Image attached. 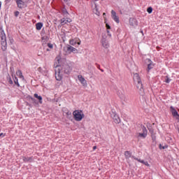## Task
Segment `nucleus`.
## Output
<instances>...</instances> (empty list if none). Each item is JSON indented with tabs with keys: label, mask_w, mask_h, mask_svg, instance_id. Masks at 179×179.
<instances>
[{
	"label": "nucleus",
	"mask_w": 179,
	"mask_h": 179,
	"mask_svg": "<svg viewBox=\"0 0 179 179\" xmlns=\"http://www.w3.org/2000/svg\"><path fill=\"white\" fill-rule=\"evenodd\" d=\"M1 50L2 51H6V49L8 48V43L6 42V35L3 31H2L1 34Z\"/></svg>",
	"instance_id": "obj_1"
},
{
	"label": "nucleus",
	"mask_w": 179,
	"mask_h": 179,
	"mask_svg": "<svg viewBox=\"0 0 179 179\" xmlns=\"http://www.w3.org/2000/svg\"><path fill=\"white\" fill-rule=\"evenodd\" d=\"M73 115L74 116V120H76V121H82L83 117H85L82 110H75L73 113Z\"/></svg>",
	"instance_id": "obj_2"
},
{
	"label": "nucleus",
	"mask_w": 179,
	"mask_h": 179,
	"mask_svg": "<svg viewBox=\"0 0 179 179\" xmlns=\"http://www.w3.org/2000/svg\"><path fill=\"white\" fill-rule=\"evenodd\" d=\"M63 72L61 70V68H59V66L57 64L56 69H55V78L57 80H61L62 79V75Z\"/></svg>",
	"instance_id": "obj_3"
},
{
	"label": "nucleus",
	"mask_w": 179,
	"mask_h": 179,
	"mask_svg": "<svg viewBox=\"0 0 179 179\" xmlns=\"http://www.w3.org/2000/svg\"><path fill=\"white\" fill-rule=\"evenodd\" d=\"M141 129L142 130V133H138V138L145 139V138L148 136V129H146V127L143 125L141 126Z\"/></svg>",
	"instance_id": "obj_4"
},
{
	"label": "nucleus",
	"mask_w": 179,
	"mask_h": 179,
	"mask_svg": "<svg viewBox=\"0 0 179 179\" xmlns=\"http://www.w3.org/2000/svg\"><path fill=\"white\" fill-rule=\"evenodd\" d=\"M110 116L111 118H113L115 124H120V122H121V119L120 118V116H118L115 112L112 111L110 113Z\"/></svg>",
	"instance_id": "obj_5"
},
{
	"label": "nucleus",
	"mask_w": 179,
	"mask_h": 179,
	"mask_svg": "<svg viewBox=\"0 0 179 179\" xmlns=\"http://www.w3.org/2000/svg\"><path fill=\"white\" fill-rule=\"evenodd\" d=\"M59 68H60V71H62L63 73H71V71H72V69L68 64H64L62 67L59 66Z\"/></svg>",
	"instance_id": "obj_6"
},
{
	"label": "nucleus",
	"mask_w": 179,
	"mask_h": 179,
	"mask_svg": "<svg viewBox=\"0 0 179 179\" xmlns=\"http://www.w3.org/2000/svg\"><path fill=\"white\" fill-rule=\"evenodd\" d=\"M64 51H66L69 54H71V52H73V54H77L78 49L73 48L71 45H67L66 48H64Z\"/></svg>",
	"instance_id": "obj_7"
},
{
	"label": "nucleus",
	"mask_w": 179,
	"mask_h": 179,
	"mask_svg": "<svg viewBox=\"0 0 179 179\" xmlns=\"http://www.w3.org/2000/svg\"><path fill=\"white\" fill-rule=\"evenodd\" d=\"M145 64L148 66L147 71L149 72L150 69H153V67L155 66V64H153V62H152L150 59H146L145 61Z\"/></svg>",
	"instance_id": "obj_8"
},
{
	"label": "nucleus",
	"mask_w": 179,
	"mask_h": 179,
	"mask_svg": "<svg viewBox=\"0 0 179 179\" xmlns=\"http://www.w3.org/2000/svg\"><path fill=\"white\" fill-rule=\"evenodd\" d=\"M111 17L116 23H120V17L117 15V13L114 10H111Z\"/></svg>",
	"instance_id": "obj_9"
},
{
	"label": "nucleus",
	"mask_w": 179,
	"mask_h": 179,
	"mask_svg": "<svg viewBox=\"0 0 179 179\" xmlns=\"http://www.w3.org/2000/svg\"><path fill=\"white\" fill-rule=\"evenodd\" d=\"M101 44L104 48H108L110 47V45L108 44V41H107L106 39V36L102 37Z\"/></svg>",
	"instance_id": "obj_10"
},
{
	"label": "nucleus",
	"mask_w": 179,
	"mask_h": 179,
	"mask_svg": "<svg viewBox=\"0 0 179 179\" xmlns=\"http://www.w3.org/2000/svg\"><path fill=\"white\" fill-rule=\"evenodd\" d=\"M132 158L134 159V160H137V162H139V163H142V164H145V166H147V167H149L150 166V164H149L148 161L142 160L135 157H132Z\"/></svg>",
	"instance_id": "obj_11"
},
{
	"label": "nucleus",
	"mask_w": 179,
	"mask_h": 179,
	"mask_svg": "<svg viewBox=\"0 0 179 179\" xmlns=\"http://www.w3.org/2000/svg\"><path fill=\"white\" fill-rule=\"evenodd\" d=\"M15 1L17 5V8H19L20 9H23V8H24V1L22 0H15Z\"/></svg>",
	"instance_id": "obj_12"
},
{
	"label": "nucleus",
	"mask_w": 179,
	"mask_h": 179,
	"mask_svg": "<svg viewBox=\"0 0 179 179\" xmlns=\"http://www.w3.org/2000/svg\"><path fill=\"white\" fill-rule=\"evenodd\" d=\"M71 22H72V20L71 18H62L61 20V24L62 26H64L65 24H66V23H71Z\"/></svg>",
	"instance_id": "obj_13"
},
{
	"label": "nucleus",
	"mask_w": 179,
	"mask_h": 179,
	"mask_svg": "<svg viewBox=\"0 0 179 179\" xmlns=\"http://www.w3.org/2000/svg\"><path fill=\"white\" fill-rule=\"evenodd\" d=\"M170 109H171L172 115L173 117H176L178 118L179 115H178V112H177V110H176V108H174V107H173V106H171Z\"/></svg>",
	"instance_id": "obj_14"
},
{
	"label": "nucleus",
	"mask_w": 179,
	"mask_h": 179,
	"mask_svg": "<svg viewBox=\"0 0 179 179\" xmlns=\"http://www.w3.org/2000/svg\"><path fill=\"white\" fill-rule=\"evenodd\" d=\"M78 80L79 82H80L81 85H83V86H86V85H87L86 80L82 76H78Z\"/></svg>",
	"instance_id": "obj_15"
},
{
	"label": "nucleus",
	"mask_w": 179,
	"mask_h": 179,
	"mask_svg": "<svg viewBox=\"0 0 179 179\" xmlns=\"http://www.w3.org/2000/svg\"><path fill=\"white\" fill-rule=\"evenodd\" d=\"M129 22L130 26H138V21L135 18H130Z\"/></svg>",
	"instance_id": "obj_16"
},
{
	"label": "nucleus",
	"mask_w": 179,
	"mask_h": 179,
	"mask_svg": "<svg viewBox=\"0 0 179 179\" xmlns=\"http://www.w3.org/2000/svg\"><path fill=\"white\" fill-rule=\"evenodd\" d=\"M22 160L24 163H31L33 162V157H22Z\"/></svg>",
	"instance_id": "obj_17"
},
{
	"label": "nucleus",
	"mask_w": 179,
	"mask_h": 179,
	"mask_svg": "<svg viewBox=\"0 0 179 179\" xmlns=\"http://www.w3.org/2000/svg\"><path fill=\"white\" fill-rule=\"evenodd\" d=\"M133 79L134 82H136V83H137L138 82H141V77H139V74L138 73H134Z\"/></svg>",
	"instance_id": "obj_18"
},
{
	"label": "nucleus",
	"mask_w": 179,
	"mask_h": 179,
	"mask_svg": "<svg viewBox=\"0 0 179 179\" xmlns=\"http://www.w3.org/2000/svg\"><path fill=\"white\" fill-rule=\"evenodd\" d=\"M136 87H137V89H139V90H141V92H143V85H142V81H138L137 83Z\"/></svg>",
	"instance_id": "obj_19"
},
{
	"label": "nucleus",
	"mask_w": 179,
	"mask_h": 179,
	"mask_svg": "<svg viewBox=\"0 0 179 179\" xmlns=\"http://www.w3.org/2000/svg\"><path fill=\"white\" fill-rule=\"evenodd\" d=\"M34 96L38 99L40 104H43V97L41 96H38V94H34Z\"/></svg>",
	"instance_id": "obj_20"
},
{
	"label": "nucleus",
	"mask_w": 179,
	"mask_h": 179,
	"mask_svg": "<svg viewBox=\"0 0 179 179\" xmlns=\"http://www.w3.org/2000/svg\"><path fill=\"white\" fill-rule=\"evenodd\" d=\"M120 98L121 100H123V101H128V96L125 95V94H122L120 95Z\"/></svg>",
	"instance_id": "obj_21"
},
{
	"label": "nucleus",
	"mask_w": 179,
	"mask_h": 179,
	"mask_svg": "<svg viewBox=\"0 0 179 179\" xmlns=\"http://www.w3.org/2000/svg\"><path fill=\"white\" fill-rule=\"evenodd\" d=\"M17 76H18V78H20V79H22V80H24V77L23 76V74H22V71L18 70L17 72Z\"/></svg>",
	"instance_id": "obj_22"
},
{
	"label": "nucleus",
	"mask_w": 179,
	"mask_h": 179,
	"mask_svg": "<svg viewBox=\"0 0 179 179\" xmlns=\"http://www.w3.org/2000/svg\"><path fill=\"white\" fill-rule=\"evenodd\" d=\"M124 156H125L126 159H129V157H131L132 156V153H131V152H129V151H126V152H124Z\"/></svg>",
	"instance_id": "obj_23"
},
{
	"label": "nucleus",
	"mask_w": 179,
	"mask_h": 179,
	"mask_svg": "<svg viewBox=\"0 0 179 179\" xmlns=\"http://www.w3.org/2000/svg\"><path fill=\"white\" fill-rule=\"evenodd\" d=\"M36 30H41V28L43 27V23L38 22L36 24Z\"/></svg>",
	"instance_id": "obj_24"
},
{
	"label": "nucleus",
	"mask_w": 179,
	"mask_h": 179,
	"mask_svg": "<svg viewBox=\"0 0 179 179\" xmlns=\"http://www.w3.org/2000/svg\"><path fill=\"white\" fill-rule=\"evenodd\" d=\"M13 80H14V83L15 84V85H17V86H20V85H19V80H17V77H15L14 78H13Z\"/></svg>",
	"instance_id": "obj_25"
},
{
	"label": "nucleus",
	"mask_w": 179,
	"mask_h": 179,
	"mask_svg": "<svg viewBox=\"0 0 179 179\" xmlns=\"http://www.w3.org/2000/svg\"><path fill=\"white\" fill-rule=\"evenodd\" d=\"M165 82L166 83H170V82H171V79L169 78V76H166Z\"/></svg>",
	"instance_id": "obj_26"
},
{
	"label": "nucleus",
	"mask_w": 179,
	"mask_h": 179,
	"mask_svg": "<svg viewBox=\"0 0 179 179\" xmlns=\"http://www.w3.org/2000/svg\"><path fill=\"white\" fill-rule=\"evenodd\" d=\"M69 44H71V45H75L76 44V42L72 39L69 41Z\"/></svg>",
	"instance_id": "obj_27"
},
{
	"label": "nucleus",
	"mask_w": 179,
	"mask_h": 179,
	"mask_svg": "<svg viewBox=\"0 0 179 179\" xmlns=\"http://www.w3.org/2000/svg\"><path fill=\"white\" fill-rule=\"evenodd\" d=\"M147 12L148 13H152V12H153V8L152 7H149L148 9H147Z\"/></svg>",
	"instance_id": "obj_28"
},
{
	"label": "nucleus",
	"mask_w": 179,
	"mask_h": 179,
	"mask_svg": "<svg viewBox=\"0 0 179 179\" xmlns=\"http://www.w3.org/2000/svg\"><path fill=\"white\" fill-rule=\"evenodd\" d=\"M48 47L50 50H52V48H54V45L52 43H48Z\"/></svg>",
	"instance_id": "obj_29"
},
{
	"label": "nucleus",
	"mask_w": 179,
	"mask_h": 179,
	"mask_svg": "<svg viewBox=\"0 0 179 179\" xmlns=\"http://www.w3.org/2000/svg\"><path fill=\"white\" fill-rule=\"evenodd\" d=\"M63 15H64V16H68V11H66V10H63Z\"/></svg>",
	"instance_id": "obj_30"
},
{
	"label": "nucleus",
	"mask_w": 179,
	"mask_h": 179,
	"mask_svg": "<svg viewBox=\"0 0 179 179\" xmlns=\"http://www.w3.org/2000/svg\"><path fill=\"white\" fill-rule=\"evenodd\" d=\"M20 13L19 11H15V12L14 13V15H15V17H17V16H19Z\"/></svg>",
	"instance_id": "obj_31"
},
{
	"label": "nucleus",
	"mask_w": 179,
	"mask_h": 179,
	"mask_svg": "<svg viewBox=\"0 0 179 179\" xmlns=\"http://www.w3.org/2000/svg\"><path fill=\"white\" fill-rule=\"evenodd\" d=\"M8 83H10V85H13V81H12L11 79L9 80Z\"/></svg>",
	"instance_id": "obj_32"
},
{
	"label": "nucleus",
	"mask_w": 179,
	"mask_h": 179,
	"mask_svg": "<svg viewBox=\"0 0 179 179\" xmlns=\"http://www.w3.org/2000/svg\"><path fill=\"white\" fill-rule=\"evenodd\" d=\"M106 27H107V29H110V25H108V24H106Z\"/></svg>",
	"instance_id": "obj_33"
},
{
	"label": "nucleus",
	"mask_w": 179,
	"mask_h": 179,
	"mask_svg": "<svg viewBox=\"0 0 179 179\" xmlns=\"http://www.w3.org/2000/svg\"><path fill=\"white\" fill-rule=\"evenodd\" d=\"M96 149H97V147L94 146V147H93V150H96Z\"/></svg>",
	"instance_id": "obj_34"
},
{
	"label": "nucleus",
	"mask_w": 179,
	"mask_h": 179,
	"mask_svg": "<svg viewBox=\"0 0 179 179\" xmlns=\"http://www.w3.org/2000/svg\"><path fill=\"white\" fill-rule=\"evenodd\" d=\"M0 136H4L3 133H1Z\"/></svg>",
	"instance_id": "obj_35"
},
{
	"label": "nucleus",
	"mask_w": 179,
	"mask_h": 179,
	"mask_svg": "<svg viewBox=\"0 0 179 179\" xmlns=\"http://www.w3.org/2000/svg\"><path fill=\"white\" fill-rule=\"evenodd\" d=\"M78 45H80V42H78Z\"/></svg>",
	"instance_id": "obj_36"
},
{
	"label": "nucleus",
	"mask_w": 179,
	"mask_h": 179,
	"mask_svg": "<svg viewBox=\"0 0 179 179\" xmlns=\"http://www.w3.org/2000/svg\"><path fill=\"white\" fill-rule=\"evenodd\" d=\"M46 51H50V49H48V48H46Z\"/></svg>",
	"instance_id": "obj_37"
},
{
	"label": "nucleus",
	"mask_w": 179,
	"mask_h": 179,
	"mask_svg": "<svg viewBox=\"0 0 179 179\" xmlns=\"http://www.w3.org/2000/svg\"><path fill=\"white\" fill-rule=\"evenodd\" d=\"M64 2H68V0H64Z\"/></svg>",
	"instance_id": "obj_38"
},
{
	"label": "nucleus",
	"mask_w": 179,
	"mask_h": 179,
	"mask_svg": "<svg viewBox=\"0 0 179 179\" xmlns=\"http://www.w3.org/2000/svg\"><path fill=\"white\" fill-rule=\"evenodd\" d=\"M31 100H32V101H34V99L32 98Z\"/></svg>",
	"instance_id": "obj_39"
},
{
	"label": "nucleus",
	"mask_w": 179,
	"mask_h": 179,
	"mask_svg": "<svg viewBox=\"0 0 179 179\" xmlns=\"http://www.w3.org/2000/svg\"><path fill=\"white\" fill-rule=\"evenodd\" d=\"M67 114L69 115V114H71V113L68 112Z\"/></svg>",
	"instance_id": "obj_40"
},
{
	"label": "nucleus",
	"mask_w": 179,
	"mask_h": 179,
	"mask_svg": "<svg viewBox=\"0 0 179 179\" xmlns=\"http://www.w3.org/2000/svg\"><path fill=\"white\" fill-rule=\"evenodd\" d=\"M101 72H104V71H103V70H101Z\"/></svg>",
	"instance_id": "obj_41"
},
{
	"label": "nucleus",
	"mask_w": 179,
	"mask_h": 179,
	"mask_svg": "<svg viewBox=\"0 0 179 179\" xmlns=\"http://www.w3.org/2000/svg\"><path fill=\"white\" fill-rule=\"evenodd\" d=\"M0 5H1V2H0Z\"/></svg>",
	"instance_id": "obj_42"
}]
</instances>
